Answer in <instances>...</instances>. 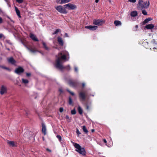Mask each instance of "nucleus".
<instances>
[{
    "mask_svg": "<svg viewBox=\"0 0 157 157\" xmlns=\"http://www.w3.org/2000/svg\"><path fill=\"white\" fill-rule=\"evenodd\" d=\"M47 150H48V151H50V152H51V150H49V149H47Z\"/></svg>",
    "mask_w": 157,
    "mask_h": 157,
    "instance_id": "obj_54",
    "label": "nucleus"
},
{
    "mask_svg": "<svg viewBox=\"0 0 157 157\" xmlns=\"http://www.w3.org/2000/svg\"><path fill=\"white\" fill-rule=\"evenodd\" d=\"M5 1L6 2L8 3V0H5Z\"/></svg>",
    "mask_w": 157,
    "mask_h": 157,
    "instance_id": "obj_52",
    "label": "nucleus"
},
{
    "mask_svg": "<svg viewBox=\"0 0 157 157\" xmlns=\"http://www.w3.org/2000/svg\"><path fill=\"white\" fill-rule=\"evenodd\" d=\"M136 28H137L138 27V25H136Z\"/></svg>",
    "mask_w": 157,
    "mask_h": 157,
    "instance_id": "obj_55",
    "label": "nucleus"
},
{
    "mask_svg": "<svg viewBox=\"0 0 157 157\" xmlns=\"http://www.w3.org/2000/svg\"><path fill=\"white\" fill-rule=\"evenodd\" d=\"M3 36V35L2 34H0V38H1L2 37V36Z\"/></svg>",
    "mask_w": 157,
    "mask_h": 157,
    "instance_id": "obj_46",
    "label": "nucleus"
},
{
    "mask_svg": "<svg viewBox=\"0 0 157 157\" xmlns=\"http://www.w3.org/2000/svg\"><path fill=\"white\" fill-rule=\"evenodd\" d=\"M91 132H94V131H95V130L94 129H92L91 130Z\"/></svg>",
    "mask_w": 157,
    "mask_h": 157,
    "instance_id": "obj_47",
    "label": "nucleus"
},
{
    "mask_svg": "<svg viewBox=\"0 0 157 157\" xmlns=\"http://www.w3.org/2000/svg\"><path fill=\"white\" fill-rule=\"evenodd\" d=\"M114 23L116 26H118L121 25V21L118 20L115 21L114 22Z\"/></svg>",
    "mask_w": 157,
    "mask_h": 157,
    "instance_id": "obj_20",
    "label": "nucleus"
},
{
    "mask_svg": "<svg viewBox=\"0 0 157 157\" xmlns=\"http://www.w3.org/2000/svg\"><path fill=\"white\" fill-rule=\"evenodd\" d=\"M27 48H28V50H29L30 52H32L34 53V52H36V51L35 50H33V49H30L28 47H27Z\"/></svg>",
    "mask_w": 157,
    "mask_h": 157,
    "instance_id": "obj_33",
    "label": "nucleus"
},
{
    "mask_svg": "<svg viewBox=\"0 0 157 157\" xmlns=\"http://www.w3.org/2000/svg\"><path fill=\"white\" fill-rule=\"evenodd\" d=\"M75 72H76L77 73L78 72V68L77 67H75Z\"/></svg>",
    "mask_w": 157,
    "mask_h": 157,
    "instance_id": "obj_40",
    "label": "nucleus"
},
{
    "mask_svg": "<svg viewBox=\"0 0 157 157\" xmlns=\"http://www.w3.org/2000/svg\"><path fill=\"white\" fill-rule=\"evenodd\" d=\"M82 129H83V131L86 133L87 134L88 133V130L87 129L86 127L85 126H82Z\"/></svg>",
    "mask_w": 157,
    "mask_h": 157,
    "instance_id": "obj_26",
    "label": "nucleus"
},
{
    "mask_svg": "<svg viewBox=\"0 0 157 157\" xmlns=\"http://www.w3.org/2000/svg\"><path fill=\"white\" fill-rule=\"evenodd\" d=\"M152 19L151 18H147L145 20L143 21V24H145L146 23H147L148 21L152 20Z\"/></svg>",
    "mask_w": 157,
    "mask_h": 157,
    "instance_id": "obj_24",
    "label": "nucleus"
},
{
    "mask_svg": "<svg viewBox=\"0 0 157 157\" xmlns=\"http://www.w3.org/2000/svg\"><path fill=\"white\" fill-rule=\"evenodd\" d=\"M31 73H26V75L27 76H29L31 75Z\"/></svg>",
    "mask_w": 157,
    "mask_h": 157,
    "instance_id": "obj_41",
    "label": "nucleus"
},
{
    "mask_svg": "<svg viewBox=\"0 0 157 157\" xmlns=\"http://www.w3.org/2000/svg\"><path fill=\"white\" fill-rule=\"evenodd\" d=\"M4 68H5V69H6V70H8L9 71H10V68H9L6 67H4Z\"/></svg>",
    "mask_w": 157,
    "mask_h": 157,
    "instance_id": "obj_43",
    "label": "nucleus"
},
{
    "mask_svg": "<svg viewBox=\"0 0 157 157\" xmlns=\"http://www.w3.org/2000/svg\"><path fill=\"white\" fill-rule=\"evenodd\" d=\"M85 86V84L84 83H82V86L83 87H84Z\"/></svg>",
    "mask_w": 157,
    "mask_h": 157,
    "instance_id": "obj_45",
    "label": "nucleus"
},
{
    "mask_svg": "<svg viewBox=\"0 0 157 157\" xmlns=\"http://www.w3.org/2000/svg\"><path fill=\"white\" fill-rule=\"evenodd\" d=\"M18 3H21L23 2V0H16Z\"/></svg>",
    "mask_w": 157,
    "mask_h": 157,
    "instance_id": "obj_37",
    "label": "nucleus"
},
{
    "mask_svg": "<svg viewBox=\"0 0 157 157\" xmlns=\"http://www.w3.org/2000/svg\"><path fill=\"white\" fill-rule=\"evenodd\" d=\"M99 0H95V2H96V3H98V2L99 1Z\"/></svg>",
    "mask_w": 157,
    "mask_h": 157,
    "instance_id": "obj_49",
    "label": "nucleus"
},
{
    "mask_svg": "<svg viewBox=\"0 0 157 157\" xmlns=\"http://www.w3.org/2000/svg\"><path fill=\"white\" fill-rule=\"evenodd\" d=\"M0 67L3 68V69H5V68L4 67H4L3 66H0Z\"/></svg>",
    "mask_w": 157,
    "mask_h": 157,
    "instance_id": "obj_48",
    "label": "nucleus"
},
{
    "mask_svg": "<svg viewBox=\"0 0 157 157\" xmlns=\"http://www.w3.org/2000/svg\"><path fill=\"white\" fill-rule=\"evenodd\" d=\"M58 41L59 44L62 46L63 45V41L61 37H58Z\"/></svg>",
    "mask_w": 157,
    "mask_h": 157,
    "instance_id": "obj_19",
    "label": "nucleus"
},
{
    "mask_svg": "<svg viewBox=\"0 0 157 157\" xmlns=\"http://www.w3.org/2000/svg\"><path fill=\"white\" fill-rule=\"evenodd\" d=\"M128 1L130 2L135 3L136 2V0H128Z\"/></svg>",
    "mask_w": 157,
    "mask_h": 157,
    "instance_id": "obj_36",
    "label": "nucleus"
},
{
    "mask_svg": "<svg viewBox=\"0 0 157 157\" xmlns=\"http://www.w3.org/2000/svg\"><path fill=\"white\" fill-rule=\"evenodd\" d=\"M154 27V25L151 24L147 25L145 27L147 29H151L153 28Z\"/></svg>",
    "mask_w": 157,
    "mask_h": 157,
    "instance_id": "obj_18",
    "label": "nucleus"
},
{
    "mask_svg": "<svg viewBox=\"0 0 157 157\" xmlns=\"http://www.w3.org/2000/svg\"><path fill=\"white\" fill-rule=\"evenodd\" d=\"M11 21L12 22H13V21L11 20Z\"/></svg>",
    "mask_w": 157,
    "mask_h": 157,
    "instance_id": "obj_57",
    "label": "nucleus"
},
{
    "mask_svg": "<svg viewBox=\"0 0 157 157\" xmlns=\"http://www.w3.org/2000/svg\"><path fill=\"white\" fill-rule=\"evenodd\" d=\"M60 31V29H56L55 31L53 33V35H54V34H56L58 32H59Z\"/></svg>",
    "mask_w": 157,
    "mask_h": 157,
    "instance_id": "obj_32",
    "label": "nucleus"
},
{
    "mask_svg": "<svg viewBox=\"0 0 157 157\" xmlns=\"http://www.w3.org/2000/svg\"><path fill=\"white\" fill-rule=\"evenodd\" d=\"M79 95L80 98H81L82 100H85L86 98V94L85 93L83 92H80L79 94Z\"/></svg>",
    "mask_w": 157,
    "mask_h": 157,
    "instance_id": "obj_15",
    "label": "nucleus"
},
{
    "mask_svg": "<svg viewBox=\"0 0 157 157\" xmlns=\"http://www.w3.org/2000/svg\"><path fill=\"white\" fill-rule=\"evenodd\" d=\"M24 136L26 138H27L29 139L32 138H34V136L33 132L29 131L25 132L24 135Z\"/></svg>",
    "mask_w": 157,
    "mask_h": 157,
    "instance_id": "obj_7",
    "label": "nucleus"
},
{
    "mask_svg": "<svg viewBox=\"0 0 157 157\" xmlns=\"http://www.w3.org/2000/svg\"><path fill=\"white\" fill-rule=\"evenodd\" d=\"M56 9L59 13L66 14L67 13V11L66 10L65 8L64 7H63L62 6H58L55 7Z\"/></svg>",
    "mask_w": 157,
    "mask_h": 157,
    "instance_id": "obj_4",
    "label": "nucleus"
},
{
    "mask_svg": "<svg viewBox=\"0 0 157 157\" xmlns=\"http://www.w3.org/2000/svg\"><path fill=\"white\" fill-rule=\"evenodd\" d=\"M74 146L75 148V151L80 154L83 155H85L86 154V151L85 149L83 147H82L81 146L77 143H75Z\"/></svg>",
    "mask_w": 157,
    "mask_h": 157,
    "instance_id": "obj_3",
    "label": "nucleus"
},
{
    "mask_svg": "<svg viewBox=\"0 0 157 157\" xmlns=\"http://www.w3.org/2000/svg\"><path fill=\"white\" fill-rule=\"evenodd\" d=\"M21 80L22 83L24 84H27L29 82V81L27 79L22 78Z\"/></svg>",
    "mask_w": 157,
    "mask_h": 157,
    "instance_id": "obj_22",
    "label": "nucleus"
},
{
    "mask_svg": "<svg viewBox=\"0 0 157 157\" xmlns=\"http://www.w3.org/2000/svg\"><path fill=\"white\" fill-rule=\"evenodd\" d=\"M31 39L34 41H38L39 40L36 37V36L32 33H30L29 35Z\"/></svg>",
    "mask_w": 157,
    "mask_h": 157,
    "instance_id": "obj_13",
    "label": "nucleus"
},
{
    "mask_svg": "<svg viewBox=\"0 0 157 157\" xmlns=\"http://www.w3.org/2000/svg\"><path fill=\"white\" fill-rule=\"evenodd\" d=\"M137 15V12L136 11H133L131 12V15L132 17H135Z\"/></svg>",
    "mask_w": 157,
    "mask_h": 157,
    "instance_id": "obj_23",
    "label": "nucleus"
},
{
    "mask_svg": "<svg viewBox=\"0 0 157 157\" xmlns=\"http://www.w3.org/2000/svg\"><path fill=\"white\" fill-rule=\"evenodd\" d=\"M85 28L86 29H88L90 30L94 31L97 29L98 26L95 25H88L85 26Z\"/></svg>",
    "mask_w": 157,
    "mask_h": 157,
    "instance_id": "obj_10",
    "label": "nucleus"
},
{
    "mask_svg": "<svg viewBox=\"0 0 157 157\" xmlns=\"http://www.w3.org/2000/svg\"><path fill=\"white\" fill-rule=\"evenodd\" d=\"M71 113L72 115L75 114L76 113V111L75 109L72 110L71 111Z\"/></svg>",
    "mask_w": 157,
    "mask_h": 157,
    "instance_id": "obj_30",
    "label": "nucleus"
},
{
    "mask_svg": "<svg viewBox=\"0 0 157 157\" xmlns=\"http://www.w3.org/2000/svg\"><path fill=\"white\" fill-rule=\"evenodd\" d=\"M67 90V91L68 92L72 95H74V93L73 92L71 91H70L69 90Z\"/></svg>",
    "mask_w": 157,
    "mask_h": 157,
    "instance_id": "obj_35",
    "label": "nucleus"
},
{
    "mask_svg": "<svg viewBox=\"0 0 157 157\" xmlns=\"http://www.w3.org/2000/svg\"><path fill=\"white\" fill-rule=\"evenodd\" d=\"M68 84L71 86L76 87L78 86V83L76 82L73 81L71 80H69L68 82Z\"/></svg>",
    "mask_w": 157,
    "mask_h": 157,
    "instance_id": "obj_9",
    "label": "nucleus"
},
{
    "mask_svg": "<svg viewBox=\"0 0 157 157\" xmlns=\"http://www.w3.org/2000/svg\"><path fill=\"white\" fill-rule=\"evenodd\" d=\"M56 64L55 65L56 67L58 69L62 70L64 69H66L67 70L71 69L70 66L69 65L64 67L61 63V59L64 60L65 61L68 60L69 57V54L68 52L66 51H63L59 52L57 55H56Z\"/></svg>",
    "mask_w": 157,
    "mask_h": 157,
    "instance_id": "obj_1",
    "label": "nucleus"
},
{
    "mask_svg": "<svg viewBox=\"0 0 157 157\" xmlns=\"http://www.w3.org/2000/svg\"><path fill=\"white\" fill-rule=\"evenodd\" d=\"M71 0H58V2L60 4H63L68 3Z\"/></svg>",
    "mask_w": 157,
    "mask_h": 157,
    "instance_id": "obj_17",
    "label": "nucleus"
},
{
    "mask_svg": "<svg viewBox=\"0 0 157 157\" xmlns=\"http://www.w3.org/2000/svg\"><path fill=\"white\" fill-rule=\"evenodd\" d=\"M142 13L144 15H147V13L145 10H142Z\"/></svg>",
    "mask_w": 157,
    "mask_h": 157,
    "instance_id": "obj_29",
    "label": "nucleus"
},
{
    "mask_svg": "<svg viewBox=\"0 0 157 157\" xmlns=\"http://www.w3.org/2000/svg\"><path fill=\"white\" fill-rule=\"evenodd\" d=\"M15 10L16 12V13L17 14V15L19 17H21V16H20V12L19 10L17 8L16 6L15 7Z\"/></svg>",
    "mask_w": 157,
    "mask_h": 157,
    "instance_id": "obj_21",
    "label": "nucleus"
},
{
    "mask_svg": "<svg viewBox=\"0 0 157 157\" xmlns=\"http://www.w3.org/2000/svg\"><path fill=\"white\" fill-rule=\"evenodd\" d=\"M24 71V69L22 67H20L15 69V72L18 75H20L23 73Z\"/></svg>",
    "mask_w": 157,
    "mask_h": 157,
    "instance_id": "obj_8",
    "label": "nucleus"
},
{
    "mask_svg": "<svg viewBox=\"0 0 157 157\" xmlns=\"http://www.w3.org/2000/svg\"><path fill=\"white\" fill-rule=\"evenodd\" d=\"M42 132L44 133V135H46V127L45 125V124L42 123Z\"/></svg>",
    "mask_w": 157,
    "mask_h": 157,
    "instance_id": "obj_16",
    "label": "nucleus"
},
{
    "mask_svg": "<svg viewBox=\"0 0 157 157\" xmlns=\"http://www.w3.org/2000/svg\"><path fill=\"white\" fill-rule=\"evenodd\" d=\"M65 36H66V37H68V35H67V33H66L65 34Z\"/></svg>",
    "mask_w": 157,
    "mask_h": 157,
    "instance_id": "obj_51",
    "label": "nucleus"
},
{
    "mask_svg": "<svg viewBox=\"0 0 157 157\" xmlns=\"http://www.w3.org/2000/svg\"><path fill=\"white\" fill-rule=\"evenodd\" d=\"M103 140L105 143H107V141L105 139H104Z\"/></svg>",
    "mask_w": 157,
    "mask_h": 157,
    "instance_id": "obj_44",
    "label": "nucleus"
},
{
    "mask_svg": "<svg viewBox=\"0 0 157 157\" xmlns=\"http://www.w3.org/2000/svg\"><path fill=\"white\" fill-rule=\"evenodd\" d=\"M7 144L9 146L12 147H15L17 146V144L16 143L13 141H9L7 142Z\"/></svg>",
    "mask_w": 157,
    "mask_h": 157,
    "instance_id": "obj_11",
    "label": "nucleus"
},
{
    "mask_svg": "<svg viewBox=\"0 0 157 157\" xmlns=\"http://www.w3.org/2000/svg\"><path fill=\"white\" fill-rule=\"evenodd\" d=\"M6 88L4 86H2L1 87V91H0V94L2 95L4 93H6Z\"/></svg>",
    "mask_w": 157,
    "mask_h": 157,
    "instance_id": "obj_14",
    "label": "nucleus"
},
{
    "mask_svg": "<svg viewBox=\"0 0 157 157\" xmlns=\"http://www.w3.org/2000/svg\"><path fill=\"white\" fill-rule=\"evenodd\" d=\"M76 132L77 134H78V136L81 134V133L80 132L78 129V128H77V129H76Z\"/></svg>",
    "mask_w": 157,
    "mask_h": 157,
    "instance_id": "obj_34",
    "label": "nucleus"
},
{
    "mask_svg": "<svg viewBox=\"0 0 157 157\" xmlns=\"http://www.w3.org/2000/svg\"><path fill=\"white\" fill-rule=\"evenodd\" d=\"M66 119H68V120H67L68 122H70V119H69V117L68 115H66Z\"/></svg>",
    "mask_w": 157,
    "mask_h": 157,
    "instance_id": "obj_38",
    "label": "nucleus"
},
{
    "mask_svg": "<svg viewBox=\"0 0 157 157\" xmlns=\"http://www.w3.org/2000/svg\"><path fill=\"white\" fill-rule=\"evenodd\" d=\"M65 8H66L69 10H74L77 9L76 5L72 4L71 3H68L67 4L63 6Z\"/></svg>",
    "mask_w": 157,
    "mask_h": 157,
    "instance_id": "obj_5",
    "label": "nucleus"
},
{
    "mask_svg": "<svg viewBox=\"0 0 157 157\" xmlns=\"http://www.w3.org/2000/svg\"><path fill=\"white\" fill-rule=\"evenodd\" d=\"M59 91L61 92H62V90L61 89H59Z\"/></svg>",
    "mask_w": 157,
    "mask_h": 157,
    "instance_id": "obj_53",
    "label": "nucleus"
},
{
    "mask_svg": "<svg viewBox=\"0 0 157 157\" xmlns=\"http://www.w3.org/2000/svg\"><path fill=\"white\" fill-rule=\"evenodd\" d=\"M2 18L0 17V23H2Z\"/></svg>",
    "mask_w": 157,
    "mask_h": 157,
    "instance_id": "obj_42",
    "label": "nucleus"
},
{
    "mask_svg": "<svg viewBox=\"0 0 157 157\" xmlns=\"http://www.w3.org/2000/svg\"><path fill=\"white\" fill-rule=\"evenodd\" d=\"M43 139L44 140V137H43Z\"/></svg>",
    "mask_w": 157,
    "mask_h": 157,
    "instance_id": "obj_56",
    "label": "nucleus"
},
{
    "mask_svg": "<svg viewBox=\"0 0 157 157\" xmlns=\"http://www.w3.org/2000/svg\"><path fill=\"white\" fill-rule=\"evenodd\" d=\"M7 61L9 63L15 65L16 61L14 59L13 57H11L7 59Z\"/></svg>",
    "mask_w": 157,
    "mask_h": 157,
    "instance_id": "obj_12",
    "label": "nucleus"
},
{
    "mask_svg": "<svg viewBox=\"0 0 157 157\" xmlns=\"http://www.w3.org/2000/svg\"><path fill=\"white\" fill-rule=\"evenodd\" d=\"M56 137L58 138V139H59V141L60 142H61V141H62V138H61V137L60 136V135H57L56 136Z\"/></svg>",
    "mask_w": 157,
    "mask_h": 157,
    "instance_id": "obj_31",
    "label": "nucleus"
},
{
    "mask_svg": "<svg viewBox=\"0 0 157 157\" xmlns=\"http://www.w3.org/2000/svg\"><path fill=\"white\" fill-rule=\"evenodd\" d=\"M73 101L71 97H69V103L70 105H72V104Z\"/></svg>",
    "mask_w": 157,
    "mask_h": 157,
    "instance_id": "obj_28",
    "label": "nucleus"
},
{
    "mask_svg": "<svg viewBox=\"0 0 157 157\" xmlns=\"http://www.w3.org/2000/svg\"><path fill=\"white\" fill-rule=\"evenodd\" d=\"M105 21L102 19H94L93 21V24L96 25H101L104 23Z\"/></svg>",
    "mask_w": 157,
    "mask_h": 157,
    "instance_id": "obj_6",
    "label": "nucleus"
},
{
    "mask_svg": "<svg viewBox=\"0 0 157 157\" xmlns=\"http://www.w3.org/2000/svg\"><path fill=\"white\" fill-rule=\"evenodd\" d=\"M89 109V106L88 105H87L86 106V109H87V110H88Z\"/></svg>",
    "mask_w": 157,
    "mask_h": 157,
    "instance_id": "obj_50",
    "label": "nucleus"
},
{
    "mask_svg": "<svg viewBox=\"0 0 157 157\" xmlns=\"http://www.w3.org/2000/svg\"><path fill=\"white\" fill-rule=\"evenodd\" d=\"M78 111L80 115L82 114L83 113V110L79 106L78 107Z\"/></svg>",
    "mask_w": 157,
    "mask_h": 157,
    "instance_id": "obj_25",
    "label": "nucleus"
},
{
    "mask_svg": "<svg viewBox=\"0 0 157 157\" xmlns=\"http://www.w3.org/2000/svg\"><path fill=\"white\" fill-rule=\"evenodd\" d=\"M42 44L44 46V48L45 49L47 50H49V49L48 48V47L47 46L46 44L45 43H44V42H42Z\"/></svg>",
    "mask_w": 157,
    "mask_h": 157,
    "instance_id": "obj_27",
    "label": "nucleus"
},
{
    "mask_svg": "<svg viewBox=\"0 0 157 157\" xmlns=\"http://www.w3.org/2000/svg\"><path fill=\"white\" fill-rule=\"evenodd\" d=\"M63 111V108L61 107L59 109V111L60 112L62 113V112Z\"/></svg>",
    "mask_w": 157,
    "mask_h": 157,
    "instance_id": "obj_39",
    "label": "nucleus"
},
{
    "mask_svg": "<svg viewBox=\"0 0 157 157\" xmlns=\"http://www.w3.org/2000/svg\"><path fill=\"white\" fill-rule=\"evenodd\" d=\"M150 2L148 0L144 1L143 0H139L137 7L138 8L142 10L148 8Z\"/></svg>",
    "mask_w": 157,
    "mask_h": 157,
    "instance_id": "obj_2",
    "label": "nucleus"
}]
</instances>
